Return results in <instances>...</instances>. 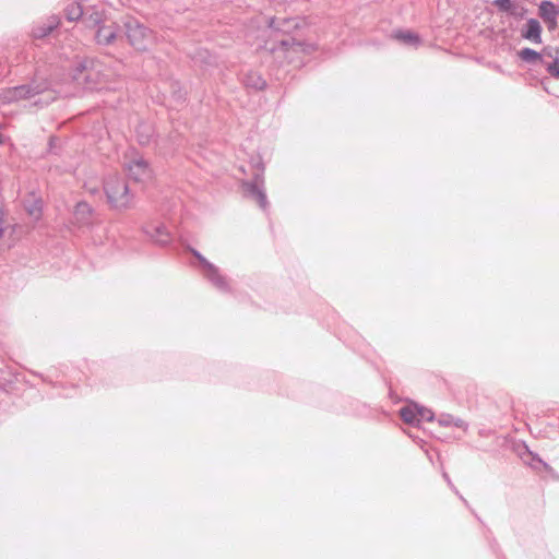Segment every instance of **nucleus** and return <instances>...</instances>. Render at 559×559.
<instances>
[{"instance_id":"f257e3e1","label":"nucleus","mask_w":559,"mask_h":559,"mask_svg":"<svg viewBox=\"0 0 559 559\" xmlns=\"http://www.w3.org/2000/svg\"><path fill=\"white\" fill-rule=\"evenodd\" d=\"M104 191L111 207L129 209L133 204V194L126 180L118 175H110L104 181Z\"/></svg>"},{"instance_id":"f03ea898","label":"nucleus","mask_w":559,"mask_h":559,"mask_svg":"<svg viewBox=\"0 0 559 559\" xmlns=\"http://www.w3.org/2000/svg\"><path fill=\"white\" fill-rule=\"evenodd\" d=\"M123 26L129 44L136 50H146L153 43L152 32L138 20L128 17L123 22Z\"/></svg>"},{"instance_id":"7ed1b4c3","label":"nucleus","mask_w":559,"mask_h":559,"mask_svg":"<svg viewBox=\"0 0 559 559\" xmlns=\"http://www.w3.org/2000/svg\"><path fill=\"white\" fill-rule=\"evenodd\" d=\"M192 254L198 259L202 273L217 289L227 292L229 285L227 280L221 274L217 266L209 262L199 251L191 249Z\"/></svg>"},{"instance_id":"20e7f679","label":"nucleus","mask_w":559,"mask_h":559,"mask_svg":"<svg viewBox=\"0 0 559 559\" xmlns=\"http://www.w3.org/2000/svg\"><path fill=\"white\" fill-rule=\"evenodd\" d=\"M129 177L135 182H146L152 179V169L141 156H135L126 163Z\"/></svg>"},{"instance_id":"39448f33","label":"nucleus","mask_w":559,"mask_h":559,"mask_svg":"<svg viewBox=\"0 0 559 559\" xmlns=\"http://www.w3.org/2000/svg\"><path fill=\"white\" fill-rule=\"evenodd\" d=\"M263 175L261 173H257L252 181H243L242 188L243 192L247 197L252 198L259 204L262 210H265L267 206V199L265 192L263 190Z\"/></svg>"},{"instance_id":"423d86ee","label":"nucleus","mask_w":559,"mask_h":559,"mask_svg":"<svg viewBox=\"0 0 559 559\" xmlns=\"http://www.w3.org/2000/svg\"><path fill=\"white\" fill-rule=\"evenodd\" d=\"M47 86L44 84H29V85H21L15 86L13 88L8 90L3 94V99L8 103L16 102L20 99L32 98L38 94H41L46 91Z\"/></svg>"},{"instance_id":"0eeeda50","label":"nucleus","mask_w":559,"mask_h":559,"mask_svg":"<svg viewBox=\"0 0 559 559\" xmlns=\"http://www.w3.org/2000/svg\"><path fill=\"white\" fill-rule=\"evenodd\" d=\"M144 233L156 243L164 246L170 242V233L163 224H148L144 227Z\"/></svg>"},{"instance_id":"6e6552de","label":"nucleus","mask_w":559,"mask_h":559,"mask_svg":"<svg viewBox=\"0 0 559 559\" xmlns=\"http://www.w3.org/2000/svg\"><path fill=\"white\" fill-rule=\"evenodd\" d=\"M544 67L547 72L551 76L559 79V48L546 47L544 49Z\"/></svg>"},{"instance_id":"1a4fd4ad","label":"nucleus","mask_w":559,"mask_h":559,"mask_svg":"<svg viewBox=\"0 0 559 559\" xmlns=\"http://www.w3.org/2000/svg\"><path fill=\"white\" fill-rule=\"evenodd\" d=\"M118 26L116 23H103L97 27L95 38L99 45H110L117 38Z\"/></svg>"},{"instance_id":"9d476101","label":"nucleus","mask_w":559,"mask_h":559,"mask_svg":"<svg viewBox=\"0 0 559 559\" xmlns=\"http://www.w3.org/2000/svg\"><path fill=\"white\" fill-rule=\"evenodd\" d=\"M93 213H94V211L88 203L79 202L75 205L73 215H74L75 222L79 225L85 226V225H88L92 223Z\"/></svg>"},{"instance_id":"9b49d317","label":"nucleus","mask_w":559,"mask_h":559,"mask_svg":"<svg viewBox=\"0 0 559 559\" xmlns=\"http://www.w3.org/2000/svg\"><path fill=\"white\" fill-rule=\"evenodd\" d=\"M98 64L95 63L93 60H84L80 63L78 67V70L80 71L79 75H75L76 80L83 79L85 82H93L94 81V73L98 74Z\"/></svg>"},{"instance_id":"f8f14e48","label":"nucleus","mask_w":559,"mask_h":559,"mask_svg":"<svg viewBox=\"0 0 559 559\" xmlns=\"http://www.w3.org/2000/svg\"><path fill=\"white\" fill-rule=\"evenodd\" d=\"M58 24L57 17L51 16L47 22L35 25L32 29V36L36 39L44 38L49 35Z\"/></svg>"},{"instance_id":"ddd939ff","label":"nucleus","mask_w":559,"mask_h":559,"mask_svg":"<svg viewBox=\"0 0 559 559\" xmlns=\"http://www.w3.org/2000/svg\"><path fill=\"white\" fill-rule=\"evenodd\" d=\"M540 33H542V26H540L539 22L535 19H530L526 23L525 31L522 33V36L525 39H528V40L539 44V43H542Z\"/></svg>"},{"instance_id":"4468645a","label":"nucleus","mask_w":559,"mask_h":559,"mask_svg":"<svg viewBox=\"0 0 559 559\" xmlns=\"http://www.w3.org/2000/svg\"><path fill=\"white\" fill-rule=\"evenodd\" d=\"M87 14L83 17L84 23L88 27H98L106 22V17L100 10L93 8H85Z\"/></svg>"},{"instance_id":"2eb2a0df","label":"nucleus","mask_w":559,"mask_h":559,"mask_svg":"<svg viewBox=\"0 0 559 559\" xmlns=\"http://www.w3.org/2000/svg\"><path fill=\"white\" fill-rule=\"evenodd\" d=\"M538 11L544 22L557 19L559 15V9L550 1H543Z\"/></svg>"},{"instance_id":"dca6fc26","label":"nucleus","mask_w":559,"mask_h":559,"mask_svg":"<svg viewBox=\"0 0 559 559\" xmlns=\"http://www.w3.org/2000/svg\"><path fill=\"white\" fill-rule=\"evenodd\" d=\"M400 415L406 424L416 425L419 423L418 406L416 404L402 407L400 409Z\"/></svg>"},{"instance_id":"f3484780","label":"nucleus","mask_w":559,"mask_h":559,"mask_svg":"<svg viewBox=\"0 0 559 559\" xmlns=\"http://www.w3.org/2000/svg\"><path fill=\"white\" fill-rule=\"evenodd\" d=\"M243 84L247 87L260 91L265 87L266 82L260 74L255 72H249L243 76Z\"/></svg>"},{"instance_id":"a211bd4d","label":"nucleus","mask_w":559,"mask_h":559,"mask_svg":"<svg viewBox=\"0 0 559 559\" xmlns=\"http://www.w3.org/2000/svg\"><path fill=\"white\" fill-rule=\"evenodd\" d=\"M520 58L527 63H536L540 62L544 66V50L542 52H537L531 48H523L519 52Z\"/></svg>"},{"instance_id":"6ab92c4d","label":"nucleus","mask_w":559,"mask_h":559,"mask_svg":"<svg viewBox=\"0 0 559 559\" xmlns=\"http://www.w3.org/2000/svg\"><path fill=\"white\" fill-rule=\"evenodd\" d=\"M297 26H298V22L295 19L280 20V19L274 17L270 22V27L281 31V32H284V33H286Z\"/></svg>"},{"instance_id":"aec40b11","label":"nucleus","mask_w":559,"mask_h":559,"mask_svg":"<svg viewBox=\"0 0 559 559\" xmlns=\"http://www.w3.org/2000/svg\"><path fill=\"white\" fill-rule=\"evenodd\" d=\"M394 37L403 44L414 47L418 46L420 41L419 37L409 31H399L394 34Z\"/></svg>"},{"instance_id":"412c9836","label":"nucleus","mask_w":559,"mask_h":559,"mask_svg":"<svg viewBox=\"0 0 559 559\" xmlns=\"http://www.w3.org/2000/svg\"><path fill=\"white\" fill-rule=\"evenodd\" d=\"M280 47L284 51H290L292 50V51H295V52L305 51V49H306V45L302 44L299 40H296L295 38L282 39L280 41Z\"/></svg>"},{"instance_id":"4be33fe9","label":"nucleus","mask_w":559,"mask_h":559,"mask_svg":"<svg viewBox=\"0 0 559 559\" xmlns=\"http://www.w3.org/2000/svg\"><path fill=\"white\" fill-rule=\"evenodd\" d=\"M25 210L33 218L38 219L41 215V201L40 200H33L32 202L27 201L25 203Z\"/></svg>"},{"instance_id":"5701e85b","label":"nucleus","mask_w":559,"mask_h":559,"mask_svg":"<svg viewBox=\"0 0 559 559\" xmlns=\"http://www.w3.org/2000/svg\"><path fill=\"white\" fill-rule=\"evenodd\" d=\"M418 418H419V421H421V420L431 421L433 419V414L430 409H427L424 407H418Z\"/></svg>"},{"instance_id":"b1692460","label":"nucleus","mask_w":559,"mask_h":559,"mask_svg":"<svg viewBox=\"0 0 559 559\" xmlns=\"http://www.w3.org/2000/svg\"><path fill=\"white\" fill-rule=\"evenodd\" d=\"M493 4L503 12H508L512 8L511 0H495Z\"/></svg>"},{"instance_id":"393cba45","label":"nucleus","mask_w":559,"mask_h":559,"mask_svg":"<svg viewBox=\"0 0 559 559\" xmlns=\"http://www.w3.org/2000/svg\"><path fill=\"white\" fill-rule=\"evenodd\" d=\"M453 416L449 414H443L438 418V424L443 427L452 426Z\"/></svg>"},{"instance_id":"a878e982","label":"nucleus","mask_w":559,"mask_h":559,"mask_svg":"<svg viewBox=\"0 0 559 559\" xmlns=\"http://www.w3.org/2000/svg\"><path fill=\"white\" fill-rule=\"evenodd\" d=\"M442 476H443L444 480L448 483V485L450 486V488H451V489H452V490H453L457 496H460L461 500H462L465 504H467V501H466V500H465V499L460 495L459 490H457V489L455 488V486L452 484V481H451V479H450V477H449L448 473L443 472Z\"/></svg>"},{"instance_id":"bb28decb","label":"nucleus","mask_w":559,"mask_h":559,"mask_svg":"<svg viewBox=\"0 0 559 559\" xmlns=\"http://www.w3.org/2000/svg\"><path fill=\"white\" fill-rule=\"evenodd\" d=\"M452 426H454L456 428H460V429H463V430L467 429V424L463 419H461V418H454L453 417Z\"/></svg>"},{"instance_id":"cd10ccee","label":"nucleus","mask_w":559,"mask_h":559,"mask_svg":"<svg viewBox=\"0 0 559 559\" xmlns=\"http://www.w3.org/2000/svg\"><path fill=\"white\" fill-rule=\"evenodd\" d=\"M549 31H554L557 27V19H552L545 22Z\"/></svg>"},{"instance_id":"c85d7f7f","label":"nucleus","mask_w":559,"mask_h":559,"mask_svg":"<svg viewBox=\"0 0 559 559\" xmlns=\"http://www.w3.org/2000/svg\"><path fill=\"white\" fill-rule=\"evenodd\" d=\"M4 228L2 226V223H0V239L3 237Z\"/></svg>"},{"instance_id":"c756f323","label":"nucleus","mask_w":559,"mask_h":559,"mask_svg":"<svg viewBox=\"0 0 559 559\" xmlns=\"http://www.w3.org/2000/svg\"><path fill=\"white\" fill-rule=\"evenodd\" d=\"M3 143V136L2 134L0 133V145Z\"/></svg>"}]
</instances>
